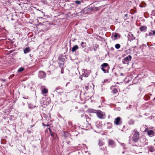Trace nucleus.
Segmentation results:
<instances>
[{"mask_svg": "<svg viewBox=\"0 0 155 155\" xmlns=\"http://www.w3.org/2000/svg\"><path fill=\"white\" fill-rule=\"evenodd\" d=\"M132 137H129V143L133 146H135L140 139L139 133L135 130L132 131Z\"/></svg>", "mask_w": 155, "mask_h": 155, "instance_id": "1", "label": "nucleus"}, {"mask_svg": "<svg viewBox=\"0 0 155 155\" xmlns=\"http://www.w3.org/2000/svg\"><path fill=\"white\" fill-rule=\"evenodd\" d=\"M139 140L140 143L138 142L136 144L135 146L143 147L146 145H147L148 144V140L144 137L140 138Z\"/></svg>", "mask_w": 155, "mask_h": 155, "instance_id": "2", "label": "nucleus"}, {"mask_svg": "<svg viewBox=\"0 0 155 155\" xmlns=\"http://www.w3.org/2000/svg\"><path fill=\"white\" fill-rule=\"evenodd\" d=\"M101 68L103 71L104 73H108V71L110 69L109 64L107 63H104L101 65Z\"/></svg>", "mask_w": 155, "mask_h": 155, "instance_id": "3", "label": "nucleus"}, {"mask_svg": "<svg viewBox=\"0 0 155 155\" xmlns=\"http://www.w3.org/2000/svg\"><path fill=\"white\" fill-rule=\"evenodd\" d=\"M132 59V57L131 55H129L126 57L122 60V62L123 64H129V63Z\"/></svg>", "mask_w": 155, "mask_h": 155, "instance_id": "4", "label": "nucleus"}, {"mask_svg": "<svg viewBox=\"0 0 155 155\" xmlns=\"http://www.w3.org/2000/svg\"><path fill=\"white\" fill-rule=\"evenodd\" d=\"M114 123L116 125H119L122 124L121 118L120 117H117L115 119Z\"/></svg>", "mask_w": 155, "mask_h": 155, "instance_id": "5", "label": "nucleus"}, {"mask_svg": "<svg viewBox=\"0 0 155 155\" xmlns=\"http://www.w3.org/2000/svg\"><path fill=\"white\" fill-rule=\"evenodd\" d=\"M38 77L40 79L44 78L46 76V73L42 71H40L38 73Z\"/></svg>", "mask_w": 155, "mask_h": 155, "instance_id": "6", "label": "nucleus"}, {"mask_svg": "<svg viewBox=\"0 0 155 155\" xmlns=\"http://www.w3.org/2000/svg\"><path fill=\"white\" fill-rule=\"evenodd\" d=\"M97 116L100 119L104 118V115L101 110H98L97 112Z\"/></svg>", "mask_w": 155, "mask_h": 155, "instance_id": "7", "label": "nucleus"}, {"mask_svg": "<svg viewBox=\"0 0 155 155\" xmlns=\"http://www.w3.org/2000/svg\"><path fill=\"white\" fill-rule=\"evenodd\" d=\"M127 37L128 40L130 41H131L135 39V38L134 37L133 35L131 32L129 33Z\"/></svg>", "mask_w": 155, "mask_h": 155, "instance_id": "8", "label": "nucleus"}, {"mask_svg": "<svg viewBox=\"0 0 155 155\" xmlns=\"http://www.w3.org/2000/svg\"><path fill=\"white\" fill-rule=\"evenodd\" d=\"M116 86V85H115L114 86H112L110 87V89L112 90L111 91L112 93L114 94H116L118 92L117 89L114 88V87Z\"/></svg>", "mask_w": 155, "mask_h": 155, "instance_id": "9", "label": "nucleus"}, {"mask_svg": "<svg viewBox=\"0 0 155 155\" xmlns=\"http://www.w3.org/2000/svg\"><path fill=\"white\" fill-rule=\"evenodd\" d=\"M147 134L150 137L153 136L155 135V133L152 130H148L147 131Z\"/></svg>", "mask_w": 155, "mask_h": 155, "instance_id": "10", "label": "nucleus"}, {"mask_svg": "<svg viewBox=\"0 0 155 155\" xmlns=\"http://www.w3.org/2000/svg\"><path fill=\"white\" fill-rule=\"evenodd\" d=\"M56 92H57L61 95L62 94H63L64 96V97H66V92H64L63 91V90H62V91H57Z\"/></svg>", "mask_w": 155, "mask_h": 155, "instance_id": "11", "label": "nucleus"}, {"mask_svg": "<svg viewBox=\"0 0 155 155\" xmlns=\"http://www.w3.org/2000/svg\"><path fill=\"white\" fill-rule=\"evenodd\" d=\"M119 34L118 33H115L114 35H113L111 36V37L112 38V39L114 40H116L117 39V37L118 35H119Z\"/></svg>", "mask_w": 155, "mask_h": 155, "instance_id": "12", "label": "nucleus"}, {"mask_svg": "<svg viewBox=\"0 0 155 155\" xmlns=\"http://www.w3.org/2000/svg\"><path fill=\"white\" fill-rule=\"evenodd\" d=\"M78 48H79V47H78V46L76 45L73 47L71 51L73 52H74L75 51H76L78 49Z\"/></svg>", "mask_w": 155, "mask_h": 155, "instance_id": "13", "label": "nucleus"}, {"mask_svg": "<svg viewBox=\"0 0 155 155\" xmlns=\"http://www.w3.org/2000/svg\"><path fill=\"white\" fill-rule=\"evenodd\" d=\"M108 144L109 145H111L112 147H114L115 146V143L114 141L112 140H109Z\"/></svg>", "mask_w": 155, "mask_h": 155, "instance_id": "14", "label": "nucleus"}, {"mask_svg": "<svg viewBox=\"0 0 155 155\" xmlns=\"http://www.w3.org/2000/svg\"><path fill=\"white\" fill-rule=\"evenodd\" d=\"M134 41L133 42V44H134V48H136L137 46L136 45H137L138 44V40L137 39H134Z\"/></svg>", "mask_w": 155, "mask_h": 155, "instance_id": "15", "label": "nucleus"}, {"mask_svg": "<svg viewBox=\"0 0 155 155\" xmlns=\"http://www.w3.org/2000/svg\"><path fill=\"white\" fill-rule=\"evenodd\" d=\"M86 45V43L83 42H81L80 45V46L82 48H84L85 47Z\"/></svg>", "mask_w": 155, "mask_h": 155, "instance_id": "16", "label": "nucleus"}, {"mask_svg": "<svg viewBox=\"0 0 155 155\" xmlns=\"http://www.w3.org/2000/svg\"><path fill=\"white\" fill-rule=\"evenodd\" d=\"M30 48L28 47L24 49V52L25 54H26L30 51Z\"/></svg>", "mask_w": 155, "mask_h": 155, "instance_id": "17", "label": "nucleus"}, {"mask_svg": "<svg viewBox=\"0 0 155 155\" xmlns=\"http://www.w3.org/2000/svg\"><path fill=\"white\" fill-rule=\"evenodd\" d=\"M96 127L98 128H99L101 127V124L100 122H98V121H97L96 122Z\"/></svg>", "mask_w": 155, "mask_h": 155, "instance_id": "18", "label": "nucleus"}, {"mask_svg": "<svg viewBox=\"0 0 155 155\" xmlns=\"http://www.w3.org/2000/svg\"><path fill=\"white\" fill-rule=\"evenodd\" d=\"M147 29V27L146 26H142L140 27V30L141 31H143L146 30Z\"/></svg>", "mask_w": 155, "mask_h": 155, "instance_id": "19", "label": "nucleus"}, {"mask_svg": "<svg viewBox=\"0 0 155 155\" xmlns=\"http://www.w3.org/2000/svg\"><path fill=\"white\" fill-rule=\"evenodd\" d=\"M48 92V90L46 88H44L42 90V93L43 94H46Z\"/></svg>", "mask_w": 155, "mask_h": 155, "instance_id": "20", "label": "nucleus"}, {"mask_svg": "<svg viewBox=\"0 0 155 155\" xmlns=\"http://www.w3.org/2000/svg\"><path fill=\"white\" fill-rule=\"evenodd\" d=\"M92 87L91 85H90L88 84V85L85 86V89L87 91L89 89H91Z\"/></svg>", "mask_w": 155, "mask_h": 155, "instance_id": "21", "label": "nucleus"}, {"mask_svg": "<svg viewBox=\"0 0 155 155\" xmlns=\"http://www.w3.org/2000/svg\"><path fill=\"white\" fill-rule=\"evenodd\" d=\"M62 89L60 87H57L55 90L54 91V92H55L57 91H59V90H60L61 91H62Z\"/></svg>", "mask_w": 155, "mask_h": 155, "instance_id": "22", "label": "nucleus"}, {"mask_svg": "<svg viewBox=\"0 0 155 155\" xmlns=\"http://www.w3.org/2000/svg\"><path fill=\"white\" fill-rule=\"evenodd\" d=\"M24 70V68H23L21 67L20 68L18 71V72H21L23 71Z\"/></svg>", "mask_w": 155, "mask_h": 155, "instance_id": "23", "label": "nucleus"}, {"mask_svg": "<svg viewBox=\"0 0 155 155\" xmlns=\"http://www.w3.org/2000/svg\"><path fill=\"white\" fill-rule=\"evenodd\" d=\"M99 145L100 146H103L104 143L101 140H100L99 141V143H98Z\"/></svg>", "mask_w": 155, "mask_h": 155, "instance_id": "24", "label": "nucleus"}, {"mask_svg": "<svg viewBox=\"0 0 155 155\" xmlns=\"http://www.w3.org/2000/svg\"><path fill=\"white\" fill-rule=\"evenodd\" d=\"M120 45L119 44H117L115 45V47L116 49H119L120 47Z\"/></svg>", "mask_w": 155, "mask_h": 155, "instance_id": "25", "label": "nucleus"}, {"mask_svg": "<svg viewBox=\"0 0 155 155\" xmlns=\"http://www.w3.org/2000/svg\"><path fill=\"white\" fill-rule=\"evenodd\" d=\"M94 10V7H90L88 8V11H91Z\"/></svg>", "mask_w": 155, "mask_h": 155, "instance_id": "26", "label": "nucleus"}, {"mask_svg": "<svg viewBox=\"0 0 155 155\" xmlns=\"http://www.w3.org/2000/svg\"><path fill=\"white\" fill-rule=\"evenodd\" d=\"M107 124H108L110 126L107 127L108 129H110L112 127V124L110 123H108Z\"/></svg>", "mask_w": 155, "mask_h": 155, "instance_id": "27", "label": "nucleus"}, {"mask_svg": "<svg viewBox=\"0 0 155 155\" xmlns=\"http://www.w3.org/2000/svg\"><path fill=\"white\" fill-rule=\"evenodd\" d=\"M59 60L62 62H64L65 60L64 58L62 57H60L59 58Z\"/></svg>", "mask_w": 155, "mask_h": 155, "instance_id": "28", "label": "nucleus"}, {"mask_svg": "<svg viewBox=\"0 0 155 155\" xmlns=\"http://www.w3.org/2000/svg\"><path fill=\"white\" fill-rule=\"evenodd\" d=\"M90 112L93 113H96L97 111V110H94L93 109H91L90 110Z\"/></svg>", "mask_w": 155, "mask_h": 155, "instance_id": "29", "label": "nucleus"}, {"mask_svg": "<svg viewBox=\"0 0 155 155\" xmlns=\"http://www.w3.org/2000/svg\"><path fill=\"white\" fill-rule=\"evenodd\" d=\"M75 3L78 5H80L81 3V2L80 1L76 0L75 1Z\"/></svg>", "mask_w": 155, "mask_h": 155, "instance_id": "30", "label": "nucleus"}, {"mask_svg": "<svg viewBox=\"0 0 155 155\" xmlns=\"http://www.w3.org/2000/svg\"><path fill=\"white\" fill-rule=\"evenodd\" d=\"M41 2L44 4H47V2L46 0H42L41 1Z\"/></svg>", "mask_w": 155, "mask_h": 155, "instance_id": "31", "label": "nucleus"}, {"mask_svg": "<svg viewBox=\"0 0 155 155\" xmlns=\"http://www.w3.org/2000/svg\"><path fill=\"white\" fill-rule=\"evenodd\" d=\"M99 10V8L97 7H94V10L98 11Z\"/></svg>", "mask_w": 155, "mask_h": 155, "instance_id": "32", "label": "nucleus"}, {"mask_svg": "<svg viewBox=\"0 0 155 155\" xmlns=\"http://www.w3.org/2000/svg\"><path fill=\"white\" fill-rule=\"evenodd\" d=\"M42 125L44 126H46L47 127H48L50 126V125L49 124H47V125H45V124L43 123Z\"/></svg>", "mask_w": 155, "mask_h": 155, "instance_id": "33", "label": "nucleus"}, {"mask_svg": "<svg viewBox=\"0 0 155 155\" xmlns=\"http://www.w3.org/2000/svg\"><path fill=\"white\" fill-rule=\"evenodd\" d=\"M51 135L53 137H54V133H52V132L50 133Z\"/></svg>", "mask_w": 155, "mask_h": 155, "instance_id": "34", "label": "nucleus"}, {"mask_svg": "<svg viewBox=\"0 0 155 155\" xmlns=\"http://www.w3.org/2000/svg\"><path fill=\"white\" fill-rule=\"evenodd\" d=\"M151 31L153 32V35H155V30Z\"/></svg>", "mask_w": 155, "mask_h": 155, "instance_id": "35", "label": "nucleus"}, {"mask_svg": "<svg viewBox=\"0 0 155 155\" xmlns=\"http://www.w3.org/2000/svg\"><path fill=\"white\" fill-rule=\"evenodd\" d=\"M83 76L85 77H87L88 76V74H83Z\"/></svg>", "mask_w": 155, "mask_h": 155, "instance_id": "36", "label": "nucleus"}, {"mask_svg": "<svg viewBox=\"0 0 155 155\" xmlns=\"http://www.w3.org/2000/svg\"><path fill=\"white\" fill-rule=\"evenodd\" d=\"M138 76H137L136 77L134 78V79L133 80V81H134L135 80H137L138 79Z\"/></svg>", "mask_w": 155, "mask_h": 155, "instance_id": "37", "label": "nucleus"}, {"mask_svg": "<svg viewBox=\"0 0 155 155\" xmlns=\"http://www.w3.org/2000/svg\"><path fill=\"white\" fill-rule=\"evenodd\" d=\"M23 98L25 99H28V97L25 96V97H23Z\"/></svg>", "mask_w": 155, "mask_h": 155, "instance_id": "38", "label": "nucleus"}, {"mask_svg": "<svg viewBox=\"0 0 155 155\" xmlns=\"http://www.w3.org/2000/svg\"><path fill=\"white\" fill-rule=\"evenodd\" d=\"M151 35H153V34L151 32H150L149 33V35L150 36Z\"/></svg>", "mask_w": 155, "mask_h": 155, "instance_id": "39", "label": "nucleus"}, {"mask_svg": "<svg viewBox=\"0 0 155 155\" xmlns=\"http://www.w3.org/2000/svg\"><path fill=\"white\" fill-rule=\"evenodd\" d=\"M63 72H64L63 69L62 68V69H61V73L63 74Z\"/></svg>", "mask_w": 155, "mask_h": 155, "instance_id": "40", "label": "nucleus"}, {"mask_svg": "<svg viewBox=\"0 0 155 155\" xmlns=\"http://www.w3.org/2000/svg\"><path fill=\"white\" fill-rule=\"evenodd\" d=\"M27 132L29 134H30L31 132V130H27Z\"/></svg>", "mask_w": 155, "mask_h": 155, "instance_id": "41", "label": "nucleus"}, {"mask_svg": "<svg viewBox=\"0 0 155 155\" xmlns=\"http://www.w3.org/2000/svg\"><path fill=\"white\" fill-rule=\"evenodd\" d=\"M48 129L49 130V131L50 132V133L52 132L51 130V129H50V127L49 128H48Z\"/></svg>", "mask_w": 155, "mask_h": 155, "instance_id": "42", "label": "nucleus"}, {"mask_svg": "<svg viewBox=\"0 0 155 155\" xmlns=\"http://www.w3.org/2000/svg\"><path fill=\"white\" fill-rule=\"evenodd\" d=\"M154 150V149L152 148V149H150V151H151V152H153V150Z\"/></svg>", "mask_w": 155, "mask_h": 155, "instance_id": "43", "label": "nucleus"}, {"mask_svg": "<svg viewBox=\"0 0 155 155\" xmlns=\"http://www.w3.org/2000/svg\"><path fill=\"white\" fill-rule=\"evenodd\" d=\"M127 16H128V15H127V14H125V15L124 16H125V17H127Z\"/></svg>", "mask_w": 155, "mask_h": 155, "instance_id": "44", "label": "nucleus"}, {"mask_svg": "<svg viewBox=\"0 0 155 155\" xmlns=\"http://www.w3.org/2000/svg\"><path fill=\"white\" fill-rule=\"evenodd\" d=\"M34 126V125H31L30 126V127L31 128H32V127Z\"/></svg>", "mask_w": 155, "mask_h": 155, "instance_id": "45", "label": "nucleus"}, {"mask_svg": "<svg viewBox=\"0 0 155 155\" xmlns=\"http://www.w3.org/2000/svg\"><path fill=\"white\" fill-rule=\"evenodd\" d=\"M124 75V74L123 73H121L120 74V75H121V76H123V75Z\"/></svg>", "mask_w": 155, "mask_h": 155, "instance_id": "46", "label": "nucleus"}, {"mask_svg": "<svg viewBox=\"0 0 155 155\" xmlns=\"http://www.w3.org/2000/svg\"><path fill=\"white\" fill-rule=\"evenodd\" d=\"M91 85H92V87H93V88H94V85L93 84H92Z\"/></svg>", "mask_w": 155, "mask_h": 155, "instance_id": "47", "label": "nucleus"}, {"mask_svg": "<svg viewBox=\"0 0 155 155\" xmlns=\"http://www.w3.org/2000/svg\"><path fill=\"white\" fill-rule=\"evenodd\" d=\"M71 122H69L68 123V124H71Z\"/></svg>", "mask_w": 155, "mask_h": 155, "instance_id": "48", "label": "nucleus"}, {"mask_svg": "<svg viewBox=\"0 0 155 155\" xmlns=\"http://www.w3.org/2000/svg\"><path fill=\"white\" fill-rule=\"evenodd\" d=\"M101 149H104V147H103V148H101Z\"/></svg>", "mask_w": 155, "mask_h": 155, "instance_id": "49", "label": "nucleus"}, {"mask_svg": "<svg viewBox=\"0 0 155 155\" xmlns=\"http://www.w3.org/2000/svg\"><path fill=\"white\" fill-rule=\"evenodd\" d=\"M75 108L76 109H77L78 108V107H77V106H76L75 107Z\"/></svg>", "mask_w": 155, "mask_h": 155, "instance_id": "50", "label": "nucleus"}, {"mask_svg": "<svg viewBox=\"0 0 155 155\" xmlns=\"http://www.w3.org/2000/svg\"><path fill=\"white\" fill-rule=\"evenodd\" d=\"M84 115L83 114L81 115V117H82L83 116H84Z\"/></svg>", "mask_w": 155, "mask_h": 155, "instance_id": "51", "label": "nucleus"}, {"mask_svg": "<svg viewBox=\"0 0 155 155\" xmlns=\"http://www.w3.org/2000/svg\"><path fill=\"white\" fill-rule=\"evenodd\" d=\"M81 111L80 110H78V112H79Z\"/></svg>", "mask_w": 155, "mask_h": 155, "instance_id": "52", "label": "nucleus"}, {"mask_svg": "<svg viewBox=\"0 0 155 155\" xmlns=\"http://www.w3.org/2000/svg\"><path fill=\"white\" fill-rule=\"evenodd\" d=\"M41 12H42V13H44V12H42V11Z\"/></svg>", "mask_w": 155, "mask_h": 155, "instance_id": "53", "label": "nucleus"}, {"mask_svg": "<svg viewBox=\"0 0 155 155\" xmlns=\"http://www.w3.org/2000/svg\"><path fill=\"white\" fill-rule=\"evenodd\" d=\"M153 100H155V97H154V98Z\"/></svg>", "mask_w": 155, "mask_h": 155, "instance_id": "54", "label": "nucleus"}, {"mask_svg": "<svg viewBox=\"0 0 155 155\" xmlns=\"http://www.w3.org/2000/svg\"><path fill=\"white\" fill-rule=\"evenodd\" d=\"M48 128H47V129H46V131H47V130H48Z\"/></svg>", "mask_w": 155, "mask_h": 155, "instance_id": "55", "label": "nucleus"}, {"mask_svg": "<svg viewBox=\"0 0 155 155\" xmlns=\"http://www.w3.org/2000/svg\"><path fill=\"white\" fill-rule=\"evenodd\" d=\"M48 128H47V129H46V131H47V130H48Z\"/></svg>", "mask_w": 155, "mask_h": 155, "instance_id": "56", "label": "nucleus"}, {"mask_svg": "<svg viewBox=\"0 0 155 155\" xmlns=\"http://www.w3.org/2000/svg\"><path fill=\"white\" fill-rule=\"evenodd\" d=\"M59 91H61V90H59Z\"/></svg>", "mask_w": 155, "mask_h": 155, "instance_id": "57", "label": "nucleus"}, {"mask_svg": "<svg viewBox=\"0 0 155 155\" xmlns=\"http://www.w3.org/2000/svg\"><path fill=\"white\" fill-rule=\"evenodd\" d=\"M154 21H155V20H154Z\"/></svg>", "mask_w": 155, "mask_h": 155, "instance_id": "58", "label": "nucleus"}, {"mask_svg": "<svg viewBox=\"0 0 155 155\" xmlns=\"http://www.w3.org/2000/svg\"><path fill=\"white\" fill-rule=\"evenodd\" d=\"M154 44L155 45V44Z\"/></svg>", "mask_w": 155, "mask_h": 155, "instance_id": "59", "label": "nucleus"}]
</instances>
